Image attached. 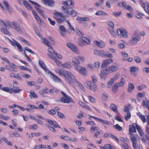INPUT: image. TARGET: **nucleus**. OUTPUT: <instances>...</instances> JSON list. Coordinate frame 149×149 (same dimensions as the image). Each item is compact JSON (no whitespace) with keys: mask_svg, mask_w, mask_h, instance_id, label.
<instances>
[{"mask_svg":"<svg viewBox=\"0 0 149 149\" xmlns=\"http://www.w3.org/2000/svg\"><path fill=\"white\" fill-rule=\"evenodd\" d=\"M41 2L46 5L50 7L54 6V0H41Z\"/></svg>","mask_w":149,"mask_h":149,"instance_id":"a211bd4d","label":"nucleus"},{"mask_svg":"<svg viewBox=\"0 0 149 149\" xmlns=\"http://www.w3.org/2000/svg\"><path fill=\"white\" fill-rule=\"evenodd\" d=\"M136 127L137 130L139 133L140 136L141 137H143L145 135L143 131L137 125H136Z\"/></svg>","mask_w":149,"mask_h":149,"instance_id":"f704fd0d","label":"nucleus"},{"mask_svg":"<svg viewBox=\"0 0 149 149\" xmlns=\"http://www.w3.org/2000/svg\"><path fill=\"white\" fill-rule=\"evenodd\" d=\"M110 74L109 72L107 67L105 69H103L101 70L100 75L101 78H103V76L104 75H107Z\"/></svg>","mask_w":149,"mask_h":149,"instance_id":"393cba45","label":"nucleus"},{"mask_svg":"<svg viewBox=\"0 0 149 149\" xmlns=\"http://www.w3.org/2000/svg\"><path fill=\"white\" fill-rule=\"evenodd\" d=\"M74 7L69 6H63L61 7L62 10L65 15H63L62 13L59 12H56L54 14V17L58 23H61L64 22L65 19V17H68L70 15L72 17H75L77 15V13L74 10Z\"/></svg>","mask_w":149,"mask_h":149,"instance_id":"f257e3e1","label":"nucleus"},{"mask_svg":"<svg viewBox=\"0 0 149 149\" xmlns=\"http://www.w3.org/2000/svg\"><path fill=\"white\" fill-rule=\"evenodd\" d=\"M39 64L40 67L47 73H48L49 72H50V71L47 68L45 65L42 61H39Z\"/></svg>","mask_w":149,"mask_h":149,"instance_id":"bb28decb","label":"nucleus"},{"mask_svg":"<svg viewBox=\"0 0 149 149\" xmlns=\"http://www.w3.org/2000/svg\"><path fill=\"white\" fill-rule=\"evenodd\" d=\"M61 92L63 96L61 98V102L64 103L69 104L71 102L74 103V100L71 97L67 95L63 91H61Z\"/></svg>","mask_w":149,"mask_h":149,"instance_id":"39448f33","label":"nucleus"},{"mask_svg":"<svg viewBox=\"0 0 149 149\" xmlns=\"http://www.w3.org/2000/svg\"><path fill=\"white\" fill-rule=\"evenodd\" d=\"M141 6L147 13L149 15V3L147 2L142 3Z\"/></svg>","mask_w":149,"mask_h":149,"instance_id":"a878e982","label":"nucleus"},{"mask_svg":"<svg viewBox=\"0 0 149 149\" xmlns=\"http://www.w3.org/2000/svg\"><path fill=\"white\" fill-rule=\"evenodd\" d=\"M103 133V132L102 130H99L96 131L94 134V137L97 138L99 135L100 134H102Z\"/></svg>","mask_w":149,"mask_h":149,"instance_id":"8fccbe9b","label":"nucleus"},{"mask_svg":"<svg viewBox=\"0 0 149 149\" xmlns=\"http://www.w3.org/2000/svg\"><path fill=\"white\" fill-rule=\"evenodd\" d=\"M114 147L110 144H107L103 147H100L101 149H112Z\"/></svg>","mask_w":149,"mask_h":149,"instance_id":"4c0bfd02","label":"nucleus"},{"mask_svg":"<svg viewBox=\"0 0 149 149\" xmlns=\"http://www.w3.org/2000/svg\"><path fill=\"white\" fill-rule=\"evenodd\" d=\"M100 56L102 57L107 58H112L113 56L112 54L109 53L108 52L101 51Z\"/></svg>","mask_w":149,"mask_h":149,"instance_id":"cd10ccee","label":"nucleus"},{"mask_svg":"<svg viewBox=\"0 0 149 149\" xmlns=\"http://www.w3.org/2000/svg\"><path fill=\"white\" fill-rule=\"evenodd\" d=\"M115 81L112 78L108 82V88H110L113 84Z\"/></svg>","mask_w":149,"mask_h":149,"instance_id":"864d4df0","label":"nucleus"},{"mask_svg":"<svg viewBox=\"0 0 149 149\" xmlns=\"http://www.w3.org/2000/svg\"><path fill=\"white\" fill-rule=\"evenodd\" d=\"M42 42L45 45L49 47L48 49V51L52 53H54L56 52L54 50L53 48L51 47V45L49 41L45 38H41Z\"/></svg>","mask_w":149,"mask_h":149,"instance_id":"ddd939ff","label":"nucleus"},{"mask_svg":"<svg viewBox=\"0 0 149 149\" xmlns=\"http://www.w3.org/2000/svg\"><path fill=\"white\" fill-rule=\"evenodd\" d=\"M77 33L80 37V38L84 43L87 44H90L91 43L90 39L86 37H84V34L83 33L81 32L79 30H78L77 31Z\"/></svg>","mask_w":149,"mask_h":149,"instance_id":"f8f14e48","label":"nucleus"},{"mask_svg":"<svg viewBox=\"0 0 149 149\" xmlns=\"http://www.w3.org/2000/svg\"><path fill=\"white\" fill-rule=\"evenodd\" d=\"M118 87L117 86L115 85V84H114L112 88V91L115 94L117 93Z\"/></svg>","mask_w":149,"mask_h":149,"instance_id":"bf43d9fd","label":"nucleus"},{"mask_svg":"<svg viewBox=\"0 0 149 149\" xmlns=\"http://www.w3.org/2000/svg\"><path fill=\"white\" fill-rule=\"evenodd\" d=\"M124 8L130 11L131 12H132L133 11V9L132 7L130 5L127 6L126 4V6Z\"/></svg>","mask_w":149,"mask_h":149,"instance_id":"e2e57ef3","label":"nucleus"},{"mask_svg":"<svg viewBox=\"0 0 149 149\" xmlns=\"http://www.w3.org/2000/svg\"><path fill=\"white\" fill-rule=\"evenodd\" d=\"M76 19L77 21H79L81 22H84L85 21H88L90 19L89 18L86 17H78Z\"/></svg>","mask_w":149,"mask_h":149,"instance_id":"e433bc0d","label":"nucleus"},{"mask_svg":"<svg viewBox=\"0 0 149 149\" xmlns=\"http://www.w3.org/2000/svg\"><path fill=\"white\" fill-rule=\"evenodd\" d=\"M29 1L35 6V8L39 13L42 10L40 8V6L38 3L31 0H29Z\"/></svg>","mask_w":149,"mask_h":149,"instance_id":"7c9ffc66","label":"nucleus"},{"mask_svg":"<svg viewBox=\"0 0 149 149\" xmlns=\"http://www.w3.org/2000/svg\"><path fill=\"white\" fill-rule=\"evenodd\" d=\"M25 51H27L30 53L31 54H34L35 53L29 47H26L24 49V54L25 56V57L26 58V59L28 61L30 62L32 61V60L30 58L29 56L27 55L26 54Z\"/></svg>","mask_w":149,"mask_h":149,"instance_id":"dca6fc26","label":"nucleus"},{"mask_svg":"<svg viewBox=\"0 0 149 149\" xmlns=\"http://www.w3.org/2000/svg\"><path fill=\"white\" fill-rule=\"evenodd\" d=\"M67 45L73 51L78 54L79 52L77 47L74 45L70 43H67Z\"/></svg>","mask_w":149,"mask_h":149,"instance_id":"5701e85b","label":"nucleus"},{"mask_svg":"<svg viewBox=\"0 0 149 149\" xmlns=\"http://www.w3.org/2000/svg\"><path fill=\"white\" fill-rule=\"evenodd\" d=\"M46 126L49 129L52 131V132H55L56 131V130L54 128L52 127L51 126L49 125H46Z\"/></svg>","mask_w":149,"mask_h":149,"instance_id":"774afa93","label":"nucleus"},{"mask_svg":"<svg viewBox=\"0 0 149 149\" xmlns=\"http://www.w3.org/2000/svg\"><path fill=\"white\" fill-rule=\"evenodd\" d=\"M47 122L49 124L53 125L55 128L58 127L61 128V126L58 124L56 121H53L51 120H47Z\"/></svg>","mask_w":149,"mask_h":149,"instance_id":"c756f323","label":"nucleus"},{"mask_svg":"<svg viewBox=\"0 0 149 149\" xmlns=\"http://www.w3.org/2000/svg\"><path fill=\"white\" fill-rule=\"evenodd\" d=\"M8 40L9 41L10 43L14 46H17L19 51L20 52H22L23 51L22 47L21 45L16 40H11L10 38H7Z\"/></svg>","mask_w":149,"mask_h":149,"instance_id":"9d476101","label":"nucleus"},{"mask_svg":"<svg viewBox=\"0 0 149 149\" xmlns=\"http://www.w3.org/2000/svg\"><path fill=\"white\" fill-rule=\"evenodd\" d=\"M140 40L141 38L139 36V31L138 30H136L134 33L130 41V42L131 44H134L140 41Z\"/></svg>","mask_w":149,"mask_h":149,"instance_id":"423d86ee","label":"nucleus"},{"mask_svg":"<svg viewBox=\"0 0 149 149\" xmlns=\"http://www.w3.org/2000/svg\"><path fill=\"white\" fill-rule=\"evenodd\" d=\"M136 128L134 126L132 125H129V133L131 135L130 137H132V136H135V135H137V137H138V135L137 134H133V133L134 132H136Z\"/></svg>","mask_w":149,"mask_h":149,"instance_id":"6ab92c4d","label":"nucleus"},{"mask_svg":"<svg viewBox=\"0 0 149 149\" xmlns=\"http://www.w3.org/2000/svg\"><path fill=\"white\" fill-rule=\"evenodd\" d=\"M132 143V146L134 149H140V145H138L137 143V140L138 137L137 135L130 137Z\"/></svg>","mask_w":149,"mask_h":149,"instance_id":"4468645a","label":"nucleus"},{"mask_svg":"<svg viewBox=\"0 0 149 149\" xmlns=\"http://www.w3.org/2000/svg\"><path fill=\"white\" fill-rule=\"evenodd\" d=\"M89 119L90 120H91L92 118L103 124H104L108 125H109L111 124V122L107 120H104L99 118L91 115H89Z\"/></svg>","mask_w":149,"mask_h":149,"instance_id":"1a4fd4ad","label":"nucleus"},{"mask_svg":"<svg viewBox=\"0 0 149 149\" xmlns=\"http://www.w3.org/2000/svg\"><path fill=\"white\" fill-rule=\"evenodd\" d=\"M99 127H98L91 126L90 129V132L92 133H94L95 131L99 130Z\"/></svg>","mask_w":149,"mask_h":149,"instance_id":"a18cd8bd","label":"nucleus"},{"mask_svg":"<svg viewBox=\"0 0 149 149\" xmlns=\"http://www.w3.org/2000/svg\"><path fill=\"white\" fill-rule=\"evenodd\" d=\"M110 137L112 139L114 140L118 143H119V139L118 138H117L116 136H114L113 134H111Z\"/></svg>","mask_w":149,"mask_h":149,"instance_id":"052dcab7","label":"nucleus"},{"mask_svg":"<svg viewBox=\"0 0 149 149\" xmlns=\"http://www.w3.org/2000/svg\"><path fill=\"white\" fill-rule=\"evenodd\" d=\"M134 86L133 84L131 83H129L127 91L129 92H131L134 89Z\"/></svg>","mask_w":149,"mask_h":149,"instance_id":"a19ab883","label":"nucleus"},{"mask_svg":"<svg viewBox=\"0 0 149 149\" xmlns=\"http://www.w3.org/2000/svg\"><path fill=\"white\" fill-rule=\"evenodd\" d=\"M55 71L59 76H64L65 77V81L70 86L74 88L76 87L77 81L76 77L71 72L64 70L58 69H56Z\"/></svg>","mask_w":149,"mask_h":149,"instance_id":"f03ea898","label":"nucleus"},{"mask_svg":"<svg viewBox=\"0 0 149 149\" xmlns=\"http://www.w3.org/2000/svg\"><path fill=\"white\" fill-rule=\"evenodd\" d=\"M126 3L125 1L123 2H119L118 3V6L120 7H125L126 6Z\"/></svg>","mask_w":149,"mask_h":149,"instance_id":"09e8293b","label":"nucleus"},{"mask_svg":"<svg viewBox=\"0 0 149 149\" xmlns=\"http://www.w3.org/2000/svg\"><path fill=\"white\" fill-rule=\"evenodd\" d=\"M95 14L97 15H108V14L104 11L100 10H99L97 11L96 13Z\"/></svg>","mask_w":149,"mask_h":149,"instance_id":"49530a36","label":"nucleus"},{"mask_svg":"<svg viewBox=\"0 0 149 149\" xmlns=\"http://www.w3.org/2000/svg\"><path fill=\"white\" fill-rule=\"evenodd\" d=\"M131 73L134 76L136 75L137 70L136 68L134 67H131L130 70Z\"/></svg>","mask_w":149,"mask_h":149,"instance_id":"ea45409f","label":"nucleus"},{"mask_svg":"<svg viewBox=\"0 0 149 149\" xmlns=\"http://www.w3.org/2000/svg\"><path fill=\"white\" fill-rule=\"evenodd\" d=\"M23 3L24 4L28 9L29 10H32V13L33 15H34L35 19L37 20L38 23L41 25L43 22V21L38 15L37 13L34 10H32V7L31 6L30 4L25 0H24L23 1Z\"/></svg>","mask_w":149,"mask_h":149,"instance_id":"20e7f679","label":"nucleus"},{"mask_svg":"<svg viewBox=\"0 0 149 149\" xmlns=\"http://www.w3.org/2000/svg\"><path fill=\"white\" fill-rule=\"evenodd\" d=\"M110 73H111L114 72L116 71L118 69V65L117 64L112 65L108 67Z\"/></svg>","mask_w":149,"mask_h":149,"instance_id":"aec40b11","label":"nucleus"},{"mask_svg":"<svg viewBox=\"0 0 149 149\" xmlns=\"http://www.w3.org/2000/svg\"><path fill=\"white\" fill-rule=\"evenodd\" d=\"M79 87L80 89L81 90L84 91L85 90V88L83 85L80 82L77 81V86Z\"/></svg>","mask_w":149,"mask_h":149,"instance_id":"de8ad7c7","label":"nucleus"},{"mask_svg":"<svg viewBox=\"0 0 149 149\" xmlns=\"http://www.w3.org/2000/svg\"><path fill=\"white\" fill-rule=\"evenodd\" d=\"M72 61L75 66H76V67L78 66V65L80 63L79 59L75 57L72 58Z\"/></svg>","mask_w":149,"mask_h":149,"instance_id":"79ce46f5","label":"nucleus"},{"mask_svg":"<svg viewBox=\"0 0 149 149\" xmlns=\"http://www.w3.org/2000/svg\"><path fill=\"white\" fill-rule=\"evenodd\" d=\"M129 143H127L125 144H121L120 145L122 148L123 149H131L130 147L128 145Z\"/></svg>","mask_w":149,"mask_h":149,"instance_id":"37998d69","label":"nucleus"},{"mask_svg":"<svg viewBox=\"0 0 149 149\" xmlns=\"http://www.w3.org/2000/svg\"><path fill=\"white\" fill-rule=\"evenodd\" d=\"M137 115L139 116V118L141 120L143 123H145L146 121V117L141 114L140 112H137Z\"/></svg>","mask_w":149,"mask_h":149,"instance_id":"473e14b6","label":"nucleus"},{"mask_svg":"<svg viewBox=\"0 0 149 149\" xmlns=\"http://www.w3.org/2000/svg\"><path fill=\"white\" fill-rule=\"evenodd\" d=\"M84 84L86 87L90 88L91 90L94 91H96L97 89V85L91 81H86L85 82Z\"/></svg>","mask_w":149,"mask_h":149,"instance_id":"0eeeda50","label":"nucleus"},{"mask_svg":"<svg viewBox=\"0 0 149 149\" xmlns=\"http://www.w3.org/2000/svg\"><path fill=\"white\" fill-rule=\"evenodd\" d=\"M120 140L122 142L124 143V144L127 143H130V140L129 139L127 138H124L123 137H120Z\"/></svg>","mask_w":149,"mask_h":149,"instance_id":"58836bf2","label":"nucleus"},{"mask_svg":"<svg viewBox=\"0 0 149 149\" xmlns=\"http://www.w3.org/2000/svg\"><path fill=\"white\" fill-rule=\"evenodd\" d=\"M1 22L4 24L5 27L3 29H1V31L5 34L10 36L12 35V34L8 31L10 27L20 33H23L22 29L20 28V25L17 22L13 21L11 23L8 21H7L5 22L2 20H0V22Z\"/></svg>","mask_w":149,"mask_h":149,"instance_id":"7ed1b4c3","label":"nucleus"},{"mask_svg":"<svg viewBox=\"0 0 149 149\" xmlns=\"http://www.w3.org/2000/svg\"><path fill=\"white\" fill-rule=\"evenodd\" d=\"M145 94L146 93L145 92H144L143 93H138L137 94V99H139L140 97H143L145 96Z\"/></svg>","mask_w":149,"mask_h":149,"instance_id":"680f3d73","label":"nucleus"},{"mask_svg":"<svg viewBox=\"0 0 149 149\" xmlns=\"http://www.w3.org/2000/svg\"><path fill=\"white\" fill-rule=\"evenodd\" d=\"M146 131L147 134L145 135L143 137H141L142 141L145 143L149 142V127L148 126H146Z\"/></svg>","mask_w":149,"mask_h":149,"instance_id":"2eb2a0df","label":"nucleus"},{"mask_svg":"<svg viewBox=\"0 0 149 149\" xmlns=\"http://www.w3.org/2000/svg\"><path fill=\"white\" fill-rule=\"evenodd\" d=\"M59 29L61 31V34L63 37L65 36V32L66 31V29L65 27L63 25H61L59 26Z\"/></svg>","mask_w":149,"mask_h":149,"instance_id":"2f4dec72","label":"nucleus"},{"mask_svg":"<svg viewBox=\"0 0 149 149\" xmlns=\"http://www.w3.org/2000/svg\"><path fill=\"white\" fill-rule=\"evenodd\" d=\"M8 40L9 41L10 43L14 46H17L19 51L20 52H22L23 51L22 47L21 45L16 40H11L10 38H7Z\"/></svg>","mask_w":149,"mask_h":149,"instance_id":"9b49d317","label":"nucleus"},{"mask_svg":"<svg viewBox=\"0 0 149 149\" xmlns=\"http://www.w3.org/2000/svg\"><path fill=\"white\" fill-rule=\"evenodd\" d=\"M94 43L98 47L101 48H103L105 46L104 42L102 40L100 41L94 40Z\"/></svg>","mask_w":149,"mask_h":149,"instance_id":"c85d7f7f","label":"nucleus"},{"mask_svg":"<svg viewBox=\"0 0 149 149\" xmlns=\"http://www.w3.org/2000/svg\"><path fill=\"white\" fill-rule=\"evenodd\" d=\"M3 3L5 5L6 8L9 11H10L12 10L11 8L10 7L9 3L8 2L6 1H3Z\"/></svg>","mask_w":149,"mask_h":149,"instance_id":"c03bdc74","label":"nucleus"},{"mask_svg":"<svg viewBox=\"0 0 149 149\" xmlns=\"http://www.w3.org/2000/svg\"><path fill=\"white\" fill-rule=\"evenodd\" d=\"M4 91L10 94L14 93H19L22 90L20 89L18 87H15L13 88H10L8 87H6L3 88Z\"/></svg>","mask_w":149,"mask_h":149,"instance_id":"6e6552de","label":"nucleus"},{"mask_svg":"<svg viewBox=\"0 0 149 149\" xmlns=\"http://www.w3.org/2000/svg\"><path fill=\"white\" fill-rule=\"evenodd\" d=\"M142 104L143 106L146 107L149 111V100L147 99L143 100Z\"/></svg>","mask_w":149,"mask_h":149,"instance_id":"c9c22d12","label":"nucleus"},{"mask_svg":"<svg viewBox=\"0 0 149 149\" xmlns=\"http://www.w3.org/2000/svg\"><path fill=\"white\" fill-rule=\"evenodd\" d=\"M115 81L112 78L108 82V88H110L113 84Z\"/></svg>","mask_w":149,"mask_h":149,"instance_id":"603ef678","label":"nucleus"},{"mask_svg":"<svg viewBox=\"0 0 149 149\" xmlns=\"http://www.w3.org/2000/svg\"><path fill=\"white\" fill-rule=\"evenodd\" d=\"M76 70L82 74L86 75L87 74V71L85 68L81 67L80 66L78 65L76 67Z\"/></svg>","mask_w":149,"mask_h":149,"instance_id":"412c9836","label":"nucleus"},{"mask_svg":"<svg viewBox=\"0 0 149 149\" xmlns=\"http://www.w3.org/2000/svg\"><path fill=\"white\" fill-rule=\"evenodd\" d=\"M114 128L116 129V130L118 131H121L122 130L123 128L122 127H120L118 124H116L113 126Z\"/></svg>","mask_w":149,"mask_h":149,"instance_id":"4d7b16f0","label":"nucleus"},{"mask_svg":"<svg viewBox=\"0 0 149 149\" xmlns=\"http://www.w3.org/2000/svg\"><path fill=\"white\" fill-rule=\"evenodd\" d=\"M27 84L29 86H36L37 83L33 81H31L29 82H27Z\"/></svg>","mask_w":149,"mask_h":149,"instance_id":"69168bd1","label":"nucleus"},{"mask_svg":"<svg viewBox=\"0 0 149 149\" xmlns=\"http://www.w3.org/2000/svg\"><path fill=\"white\" fill-rule=\"evenodd\" d=\"M48 90V88H46L45 89H43L41 90L40 92L41 95H43L45 94L48 93V92L47 91Z\"/></svg>","mask_w":149,"mask_h":149,"instance_id":"3c124183","label":"nucleus"},{"mask_svg":"<svg viewBox=\"0 0 149 149\" xmlns=\"http://www.w3.org/2000/svg\"><path fill=\"white\" fill-rule=\"evenodd\" d=\"M110 108L117 114L118 113V111L117 110L116 105L114 104H111L110 106Z\"/></svg>","mask_w":149,"mask_h":149,"instance_id":"72a5a7b5","label":"nucleus"},{"mask_svg":"<svg viewBox=\"0 0 149 149\" xmlns=\"http://www.w3.org/2000/svg\"><path fill=\"white\" fill-rule=\"evenodd\" d=\"M48 73L50 74L52 76L51 77L53 79V81L55 82L59 83L61 82V79L53 73L52 72L50 71V72Z\"/></svg>","mask_w":149,"mask_h":149,"instance_id":"4be33fe9","label":"nucleus"},{"mask_svg":"<svg viewBox=\"0 0 149 149\" xmlns=\"http://www.w3.org/2000/svg\"><path fill=\"white\" fill-rule=\"evenodd\" d=\"M62 3L65 5V6H69L74 7V3L72 0H68L66 1H62Z\"/></svg>","mask_w":149,"mask_h":149,"instance_id":"b1692460","label":"nucleus"},{"mask_svg":"<svg viewBox=\"0 0 149 149\" xmlns=\"http://www.w3.org/2000/svg\"><path fill=\"white\" fill-rule=\"evenodd\" d=\"M117 32L118 35H122L124 38H126L128 36L126 31L123 29H117Z\"/></svg>","mask_w":149,"mask_h":149,"instance_id":"f3484780","label":"nucleus"},{"mask_svg":"<svg viewBox=\"0 0 149 149\" xmlns=\"http://www.w3.org/2000/svg\"><path fill=\"white\" fill-rule=\"evenodd\" d=\"M28 128L30 129L36 130L38 128V127L36 124H34L29 126Z\"/></svg>","mask_w":149,"mask_h":149,"instance_id":"5fc2aeb1","label":"nucleus"},{"mask_svg":"<svg viewBox=\"0 0 149 149\" xmlns=\"http://www.w3.org/2000/svg\"><path fill=\"white\" fill-rule=\"evenodd\" d=\"M88 98L89 101L92 103H94L95 102V99L92 96L89 95L88 96Z\"/></svg>","mask_w":149,"mask_h":149,"instance_id":"0e129e2a","label":"nucleus"},{"mask_svg":"<svg viewBox=\"0 0 149 149\" xmlns=\"http://www.w3.org/2000/svg\"><path fill=\"white\" fill-rule=\"evenodd\" d=\"M48 113L51 115H54L56 113V111L54 109H52L47 111Z\"/></svg>","mask_w":149,"mask_h":149,"instance_id":"338daca9","label":"nucleus"},{"mask_svg":"<svg viewBox=\"0 0 149 149\" xmlns=\"http://www.w3.org/2000/svg\"><path fill=\"white\" fill-rule=\"evenodd\" d=\"M127 113L126 116H125V118L126 120H128L131 117V114L130 111Z\"/></svg>","mask_w":149,"mask_h":149,"instance_id":"13d9d810","label":"nucleus"},{"mask_svg":"<svg viewBox=\"0 0 149 149\" xmlns=\"http://www.w3.org/2000/svg\"><path fill=\"white\" fill-rule=\"evenodd\" d=\"M60 138L66 141H70V137L68 136L61 135L60 136Z\"/></svg>","mask_w":149,"mask_h":149,"instance_id":"6e6d98bb","label":"nucleus"}]
</instances>
